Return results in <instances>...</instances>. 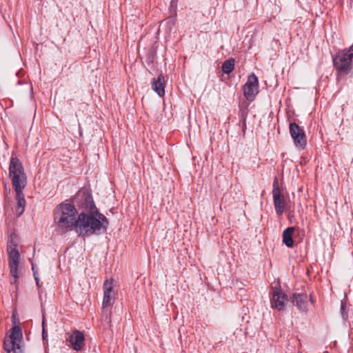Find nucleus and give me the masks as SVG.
<instances>
[{
    "instance_id": "obj_1",
    "label": "nucleus",
    "mask_w": 353,
    "mask_h": 353,
    "mask_svg": "<svg viewBox=\"0 0 353 353\" xmlns=\"http://www.w3.org/2000/svg\"><path fill=\"white\" fill-rule=\"evenodd\" d=\"M79 208L74 231L81 236L99 235L107 230L108 219L97 209L92 194L83 190L73 198Z\"/></svg>"
},
{
    "instance_id": "obj_2",
    "label": "nucleus",
    "mask_w": 353,
    "mask_h": 353,
    "mask_svg": "<svg viewBox=\"0 0 353 353\" xmlns=\"http://www.w3.org/2000/svg\"><path fill=\"white\" fill-rule=\"evenodd\" d=\"M70 201L57 205L54 210V221L61 233L74 230L79 211Z\"/></svg>"
},
{
    "instance_id": "obj_3",
    "label": "nucleus",
    "mask_w": 353,
    "mask_h": 353,
    "mask_svg": "<svg viewBox=\"0 0 353 353\" xmlns=\"http://www.w3.org/2000/svg\"><path fill=\"white\" fill-rule=\"evenodd\" d=\"M352 60L353 44L348 48L339 50L332 57L333 66L336 70L338 81L351 72L352 70Z\"/></svg>"
},
{
    "instance_id": "obj_4",
    "label": "nucleus",
    "mask_w": 353,
    "mask_h": 353,
    "mask_svg": "<svg viewBox=\"0 0 353 353\" xmlns=\"http://www.w3.org/2000/svg\"><path fill=\"white\" fill-rule=\"evenodd\" d=\"M9 176L14 190L24 189L27 181L23 167L20 160L12 157L9 165Z\"/></svg>"
},
{
    "instance_id": "obj_5",
    "label": "nucleus",
    "mask_w": 353,
    "mask_h": 353,
    "mask_svg": "<svg viewBox=\"0 0 353 353\" xmlns=\"http://www.w3.org/2000/svg\"><path fill=\"white\" fill-rule=\"evenodd\" d=\"M8 254V261L10 268V284H17L19 275L18 267L20 259V254L17 249V245L11 241L7 246Z\"/></svg>"
},
{
    "instance_id": "obj_6",
    "label": "nucleus",
    "mask_w": 353,
    "mask_h": 353,
    "mask_svg": "<svg viewBox=\"0 0 353 353\" xmlns=\"http://www.w3.org/2000/svg\"><path fill=\"white\" fill-rule=\"evenodd\" d=\"M289 130L295 146L303 150L307 143V139L303 129L296 123H290Z\"/></svg>"
},
{
    "instance_id": "obj_7",
    "label": "nucleus",
    "mask_w": 353,
    "mask_h": 353,
    "mask_svg": "<svg viewBox=\"0 0 353 353\" xmlns=\"http://www.w3.org/2000/svg\"><path fill=\"white\" fill-rule=\"evenodd\" d=\"M243 90V95L248 101H253L255 99L259 93V80L254 73L248 76Z\"/></svg>"
},
{
    "instance_id": "obj_8",
    "label": "nucleus",
    "mask_w": 353,
    "mask_h": 353,
    "mask_svg": "<svg viewBox=\"0 0 353 353\" xmlns=\"http://www.w3.org/2000/svg\"><path fill=\"white\" fill-rule=\"evenodd\" d=\"M272 196L276 212L278 215L283 214L285 210V202L284 196L281 193L277 178L273 181Z\"/></svg>"
},
{
    "instance_id": "obj_9",
    "label": "nucleus",
    "mask_w": 353,
    "mask_h": 353,
    "mask_svg": "<svg viewBox=\"0 0 353 353\" xmlns=\"http://www.w3.org/2000/svg\"><path fill=\"white\" fill-rule=\"evenodd\" d=\"M286 301L287 295L280 288L276 287L272 288L270 304L272 308L277 309L278 310H283Z\"/></svg>"
},
{
    "instance_id": "obj_10",
    "label": "nucleus",
    "mask_w": 353,
    "mask_h": 353,
    "mask_svg": "<svg viewBox=\"0 0 353 353\" xmlns=\"http://www.w3.org/2000/svg\"><path fill=\"white\" fill-rule=\"evenodd\" d=\"M68 341L74 350L81 351L85 346L84 334L81 331L75 330L69 336Z\"/></svg>"
},
{
    "instance_id": "obj_11",
    "label": "nucleus",
    "mask_w": 353,
    "mask_h": 353,
    "mask_svg": "<svg viewBox=\"0 0 353 353\" xmlns=\"http://www.w3.org/2000/svg\"><path fill=\"white\" fill-rule=\"evenodd\" d=\"M112 288L113 281L106 280L103 283V299L102 303V308L103 310L111 305L113 295Z\"/></svg>"
},
{
    "instance_id": "obj_12",
    "label": "nucleus",
    "mask_w": 353,
    "mask_h": 353,
    "mask_svg": "<svg viewBox=\"0 0 353 353\" xmlns=\"http://www.w3.org/2000/svg\"><path fill=\"white\" fill-rule=\"evenodd\" d=\"M308 303V296L305 293L293 294L292 303L299 310L305 311L307 309Z\"/></svg>"
},
{
    "instance_id": "obj_13",
    "label": "nucleus",
    "mask_w": 353,
    "mask_h": 353,
    "mask_svg": "<svg viewBox=\"0 0 353 353\" xmlns=\"http://www.w3.org/2000/svg\"><path fill=\"white\" fill-rule=\"evenodd\" d=\"M23 189L14 190L16 192L17 205L15 206V211L18 216H20L24 212L26 207V200L23 193Z\"/></svg>"
},
{
    "instance_id": "obj_14",
    "label": "nucleus",
    "mask_w": 353,
    "mask_h": 353,
    "mask_svg": "<svg viewBox=\"0 0 353 353\" xmlns=\"http://www.w3.org/2000/svg\"><path fill=\"white\" fill-rule=\"evenodd\" d=\"M152 90L159 96L163 97L165 94V79L162 74L154 79L152 83Z\"/></svg>"
},
{
    "instance_id": "obj_15",
    "label": "nucleus",
    "mask_w": 353,
    "mask_h": 353,
    "mask_svg": "<svg viewBox=\"0 0 353 353\" xmlns=\"http://www.w3.org/2000/svg\"><path fill=\"white\" fill-rule=\"evenodd\" d=\"M3 347L5 351L8 353H10L11 352L14 353H22L21 345L9 338L4 339Z\"/></svg>"
},
{
    "instance_id": "obj_16",
    "label": "nucleus",
    "mask_w": 353,
    "mask_h": 353,
    "mask_svg": "<svg viewBox=\"0 0 353 353\" xmlns=\"http://www.w3.org/2000/svg\"><path fill=\"white\" fill-rule=\"evenodd\" d=\"M294 232V227L287 228L283 232V243L288 247L292 248L294 245L292 235Z\"/></svg>"
},
{
    "instance_id": "obj_17",
    "label": "nucleus",
    "mask_w": 353,
    "mask_h": 353,
    "mask_svg": "<svg viewBox=\"0 0 353 353\" xmlns=\"http://www.w3.org/2000/svg\"><path fill=\"white\" fill-rule=\"evenodd\" d=\"M8 338L16 341L17 343H18L19 344L21 345L22 338H23V334H22V331H21V327L18 325L14 326L12 328L10 335Z\"/></svg>"
},
{
    "instance_id": "obj_18",
    "label": "nucleus",
    "mask_w": 353,
    "mask_h": 353,
    "mask_svg": "<svg viewBox=\"0 0 353 353\" xmlns=\"http://www.w3.org/2000/svg\"><path fill=\"white\" fill-rule=\"evenodd\" d=\"M235 59L234 58H230L229 59L225 61L221 66L222 71L225 74H229L232 72L234 68Z\"/></svg>"
},
{
    "instance_id": "obj_19",
    "label": "nucleus",
    "mask_w": 353,
    "mask_h": 353,
    "mask_svg": "<svg viewBox=\"0 0 353 353\" xmlns=\"http://www.w3.org/2000/svg\"><path fill=\"white\" fill-rule=\"evenodd\" d=\"M346 307H347L346 302L344 300L341 301V314L344 321L347 320L348 318V314H347V312H346Z\"/></svg>"
},
{
    "instance_id": "obj_20",
    "label": "nucleus",
    "mask_w": 353,
    "mask_h": 353,
    "mask_svg": "<svg viewBox=\"0 0 353 353\" xmlns=\"http://www.w3.org/2000/svg\"><path fill=\"white\" fill-rule=\"evenodd\" d=\"M247 116V112L245 110H243L241 112V121L243 122L242 130L245 132L246 129V123H245V117Z\"/></svg>"
},
{
    "instance_id": "obj_21",
    "label": "nucleus",
    "mask_w": 353,
    "mask_h": 353,
    "mask_svg": "<svg viewBox=\"0 0 353 353\" xmlns=\"http://www.w3.org/2000/svg\"><path fill=\"white\" fill-rule=\"evenodd\" d=\"M167 25L170 31L175 25V19L174 18H169L167 20Z\"/></svg>"
},
{
    "instance_id": "obj_22",
    "label": "nucleus",
    "mask_w": 353,
    "mask_h": 353,
    "mask_svg": "<svg viewBox=\"0 0 353 353\" xmlns=\"http://www.w3.org/2000/svg\"><path fill=\"white\" fill-rule=\"evenodd\" d=\"M42 326H43L42 338L43 340H45L46 338L47 337V333H46L45 327H44V320H43Z\"/></svg>"
},
{
    "instance_id": "obj_23",
    "label": "nucleus",
    "mask_w": 353,
    "mask_h": 353,
    "mask_svg": "<svg viewBox=\"0 0 353 353\" xmlns=\"http://www.w3.org/2000/svg\"><path fill=\"white\" fill-rule=\"evenodd\" d=\"M33 274H34V280L36 281V283H37L38 288H39V277H38V275H37V272H34Z\"/></svg>"
},
{
    "instance_id": "obj_24",
    "label": "nucleus",
    "mask_w": 353,
    "mask_h": 353,
    "mask_svg": "<svg viewBox=\"0 0 353 353\" xmlns=\"http://www.w3.org/2000/svg\"><path fill=\"white\" fill-rule=\"evenodd\" d=\"M32 269L34 272H36V269H34V265H32Z\"/></svg>"
},
{
    "instance_id": "obj_25",
    "label": "nucleus",
    "mask_w": 353,
    "mask_h": 353,
    "mask_svg": "<svg viewBox=\"0 0 353 353\" xmlns=\"http://www.w3.org/2000/svg\"><path fill=\"white\" fill-rule=\"evenodd\" d=\"M352 1H353V0H350V3H352Z\"/></svg>"
}]
</instances>
